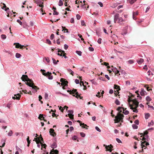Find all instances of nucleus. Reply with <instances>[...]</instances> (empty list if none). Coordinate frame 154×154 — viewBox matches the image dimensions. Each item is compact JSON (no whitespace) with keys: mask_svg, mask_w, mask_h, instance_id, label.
Segmentation results:
<instances>
[{"mask_svg":"<svg viewBox=\"0 0 154 154\" xmlns=\"http://www.w3.org/2000/svg\"><path fill=\"white\" fill-rule=\"evenodd\" d=\"M90 81L94 85H97V84L95 81V79H94L92 80H90Z\"/></svg>","mask_w":154,"mask_h":154,"instance_id":"nucleus-19","label":"nucleus"},{"mask_svg":"<svg viewBox=\"0 0 154 154\" xmlns=\"http://www.w3.org/2000/svg\"><path fill=\"white\" fill-rule=\"evenodd\" d=\"M104 146H105V148L106 151H109L110 152H111L112 150V149L113 148V146L110 144V145L106 146L105 144L103 145Z\"/></svg>","mask_w":154,"mask_h":154,"instance_id":"nucleus-3","label":"nucleus"},{"mask_svg":"<svg viewBox=\"0 0 154 154\" xmlns=\"http://www.w3.org/2000/svg\"><path fill=\"white\" fill-rule=\"evenodd\" d=\"M76 53L79 56H82V52L81 51H76Z\"/></svg>","mask_w":154,"mask_h":154,"instance_id":"nucleus-28","label":"nucleus"},{"mask_svg":"<svg viewBox=\"0 0 154 154\" xmlns=\"http://www.w3.org/2000/svg\"><path fill=\"white\" fill-rule=\"evenodd\" d=\"M128 62L130 64H132L134 63V62L133 60H130L128 61Z\"/></svg>","mask_w":154,"mask_h":154,"instance_id":"nucleus-34","label":"nucleus"},{"mask_svg":"<svg viewBox=\"0 0 154 154\" xmlns=\"http://www.w3.org/2000/svg\"><path fill=\"white\" fill-rule=\"evenodd\" d=\"M36 2V4L40 7H41V5L43 3L41 0H37Z\"/></svg>","mask_w":154,"mask_h":154,"instance_id":"nucleus-14","label":"nucleus"},{"mask_svg":"<svg viewBox=\"0 0 154 154\" xmlns=\"http://www.w3.org/2000/svg\"><path fill=\"white\" fill-rule=\"evenodd\" d=\"M98 4L100 5V7H103V5L102 2H98Z\"/></svg>","mask_w":154,"mask_h":154,"instance_id":"nucleus-58","label":"nucleus"},{"mask_svg":"<svg viewBox=\"0 0 154 154\" xmlns=\"http://www.w3.org/2000/svg\"><path fill=\"white\" fill-rule=\"evenodd\" d=\"M1 38L3 39H5L6 38V36L4 34H2L1 35Z\"/></svg>","mask_w":154,"mask_h":154,"instance_id":"nucleus-36","label":"nucleus"},{"mask_svg":"<svg viewBox=\"0 0 154 154\" xmlns=\"http://www.w3.org/2000/svg\"><path fill=\"white\" fill-rule=\"evenodd\" d=\"M115 103L117 105H119L120 104V102L118 99L116 100Z\"/></svg>","mask_w":154,"mask_h":154,"instance_id":"nucleus-26","label":"nucleus"},{"mask_svg":"<svg viewBox=\"0 0 154 154\" xmlns=\"http://www.w3.org/2000/svg\"><path fill=\"white\" fill-rule=\"evenodd\" d=\"M52 60L54 64H57V63L56 62V60L54 58H52Z\"/></svg>","mask_w":154,"mask_h":154,"instance_id":"nucleus-60","label":"nucleus"},{"mask_svg":"<svg viewBox=\"0 0 154 154\" xmlns=\"http://www.w3.org/2000/svg\"><path fill=\"white\" fill-rule=\"evenodd\" d=\"M112 70L113 72L115 73L117 71V69L116 67H112Z\"/></svg>","mask_w":154,"mask_h":154,"instance_id":"nucleus-29","label":"nucleus"},{"mask_svg":"<svg viewBox=\"0 0 154 154\" xmlns=\"http://www.w3.org/2000/svg\"><path fill=\"white\" fill-rule=\"evenodd\" d=\"M76 18L77 20H79L81 18V16L79 14H76Z\"/></svg>","mask_w":154,"mask_h":154,"instance_id":"nucleus-46","label":"nucleus"},{"mask_svg":"<svg viewBox=\"0 0 154 154\" xmlns=\"http://www.w3.org/2000/svg\"><path fill=\"white\" fill-rule=\"evenodd\" d=\"M70 21L71 23H74V19L73 18H72L70 20Z\"/></svg>","mask_w":154,"mask_h":154,"instance_id":"nucleus-62","label":"nucleus"},{"mask_svg":"<svg viewBox=\"0 0 154 154\" xmlns=\"http://www.w3.org/2000/svg\"><path fill=\"white\" fill-rule=\"evenodd\" d=\"M143 140H146L147 141H149V136L148 135H145V137L143 138Z\"/></svg>","mask_w":154,"mask_h":154,"instance_id":"nucleus-17","label":"nucleus"},{"mask_svg":"<svg viewBox=\"0 0 154 154\" xmlns=\"http://www.w3.org/2000/svg\"><path fill=\"white\" fill-rule=\"evenodd\" d=\"M123 107H122L120 106H119L118 107V108L117 109V110L118 111H120V112H122V111L121 110V109H123Z\"/></svg>","mask_w":154,"mask_h":154,"instance_id":"nucleus-40","label":"nucleus"},{"mask_svg":"<svg viewBox=\"0 0 154 154\" xmlns=\"http://www.w3.org/2000/svg\"><path fill=\"white\" fill-rule=\"evenodd\" d=\"M46 43L48 44L49 45H51V43L50 40L49 39H46Z\"/></svg>","mask_w":154,"mask_h":154,"instance_id":"nucleus-43","label":"nucleus"},{"mask_svg":"<svg viewBox=\"0 0 154 154\" xmlns=\"http://www.w3.org/2000/svg\"><path fill=\"white\" fill-rule=\"evenodd\" d=\"M48 94L47 93H45V99H47L48 98Z\"/></svg>","mask_w":154,"mask_h":154,"instance_id":"nucleus-56","label":"nucleus"},{"mask_svg":"<svg viewBox=\"0 0 154 154\" xmlns=\"http://www.w3.org/2000/svg\"><path fill=\"white\" fill-rule=\"evenodd\" d=\"M63 5V1L61 0H60L58 3V5L60 6H62Z\"/></svg>","mask_w":154,"mask_h":154,"instance_id":"nucleus-30","label":"nucleus"},{"mask_svg":"<svg viewBox=\"0 0 154 154\" xmlns=\"http://www.w3.org/2000/svg\"><path fill=\"white\" fill-rule=\"evenodd\" d=\"M141 148L143 149V148H144L145 146L143 144L145 143V142H142V141H141Z\"/></svg>","mask_w":154,"mask_h":154,"instance_id":"nucleus-31","label":"nucleus"},{"mask_svg":"<svg viewBox=\"0 0 154 154\" xmlns=\"http://www.w3.org/2000/svg\"><path fill=\"white\" fill-rule=\"evenodd\" d=\"M21 55L19 53H17L16 54L15 57L17 58H20L21 56Z\"/></svg>","mask_w":154,"mask_h":154,"instance_id":"nucleus-27","label":"nucleus"},{"mask_svg":"<svg viewBox=\"0 0 154 154\" xmlns=\"http://www.w3.org/2000/svg\"><path fill=\"white\" fill-rule=\"evenodd\" d=\"M99 79L100 80H102L103 81H105L104 79H105V78L103 77H99Z\"/></svg>","mask_w":154,"mask_h":154,"instance_id":"nucleus-61","label":"nucleus"},{"mask_svg":"<svg viewBox=\"0 0 154 154\" xmlns=\"http://www.w3.org/2000/svg\"><path fill=\"white\" fill-rule=\"evenodd\" d=\"M23 81H28V80H30V79L28 77V76L26 75H23L21 77Z\"/></svg>","mask_w":154,"mask_h":154,"instance_id":"nucleus-8","label":"nucleus"},{"mask_svg":"<svg viewBox=\"0 0 154 154\" xmlns=\"http://www.w3.org/2000/svg\"><path fill=\"white\" fill-rule=\"evenodd\" d=\"M137 0H128V1L130 4H133L134 2H136Z\"/></svg>","mask_w":154,"mask_h":154,"instance_id":"nucleus-20","label":"nucleus"},{"mask_svg":"<svg viewBox=\"0 0 154 154\" xmlns=\"http://www.w3.org/2000/svg\"><path fill=\"white\" fill-rule=\"evenodd\" d=\"M45 60L48 62L49 63L50 62V60L49 59V58L48 57H45Z\"/></svg>","mask_w":154,"mask_h":154,"instance_id":"nucleus-55","label":"nucleus"},{"mask_svg":"<svg viewBox=\"0 0 154 154\" xmlns=\"http://www.w3.org/2000/svg\"><path fill=\"white\" fill-rule=\"evenodd\" d=\"M52 152H53L54 154H58L59 153V151L57 149L54 150V149H52Z\"/></svg>","mask_w":154,"mask_h":154,"instance_id":"nucleus-23","label":"nucleus"},{"mask_svg":"<svg viewBox=\"0 0 154 154\" xmlns=\"http://www.w3.org/2000/svg\"><path fill=\"white\" fill-rule=\"evenodd\" d=\"M77 138H78V137L76 135H74L72 137V139L73 140H76Z\"/></svg>","mask_w":154,"mask_h":154,"instance_id":"nucleus-33","label":"nucleus"},{"mask_svg":"<svg viewBox=\"0 0 154 154\" xmlns=\"http://www.w3.org/2000/svg\"><path fill=\"white\" fill-rule=\"evenodd\" d=\"M57 144L55 143H54L51 145V147L53 148H56L57 147Z\"/></svg>","mask_w":154,"mask_h":154,"instance_id":"nucleus-25","label":"nucleus"},{"mask_svg":"<svg viewBox=\"0 0 154 154\" xmlns=\"http://www.w3.org/2000/svg\"><path fill=\"white\" fill-rule=\"evenodd\" d=\"M26 81L27 82L25 83V84L29 87H32L33 85H34L33 82L32 81H30V80Z\"/></svg>","mask_w":154,"mask_h":154,"instance_id":"nucleus-7","label":"nucleus"},{"mask_svg":"<svg viewBox=\"0 0 154 154\" xmlns=\"http://www.w3.org/2000/svg\"><path fill=\"white\" fill-rule=\"evenodd\" d=\"M32 88L31 89L32 90V92L34 93H35L37 92V89H38V88L37 86H36L34 85H33L32 87Z\"/></svg>","mask_w":154,"mask_h":154,"instance_id":"nucleus-12","label":"nucleus"},{"mask_svg":"<svg viewBox=\"0 0 154 154\" xmlns=\"http://www.w3.org/2000/svg\"><path fill=\"white\" fill-rule=\"evenodd\" d=\"M67 112L68 113V115H69V117L71 119H73V111L72 110H68Z\"/></svg>","mask_w":154,"mask_h":154,"instance_id":"nucleus-4","label":"nucleus"},{"mask_svg":"<svg viewBox=\"0 0 154 154\" xmlns=\"http://www.w3.org/2000/svg\"><path fill=\"white\" fill-rule=\"evenodd\" d=\"M14 45H15V47L16 48H19L21 49H23V47H24V45H22L18 43H14Z\"/></svg>","mask_w":154,"mask_h":154,"instance_id":"nucleus-5","label":"nucleus"},{"mask_svg":"<svg viewBox=\"0 0 154 154\" xmlns=\"http://www.w3.org/2000/svg\"><path fill=\"white\" fill-rule=\"evenodd\" d=\"M134 123L136 125H138L139 124V121L138 119H137L135 120Z\"/></svg>","mask_w":154,"mask_h":154,"instance_id":"nucleus-54","label":"nucleus"},{"mask_svg":"<svg viewBox=\"0 0 154 154\" xmlns=\"http://www.w3.org/2000/svg\"><path fill=\"white\" fill-rule=\"evenodd\" d=\"M132 127L133 129H137L138 127L135 124H133L132 125Z\"/></svg>","mask_w":154,"mask_h":154,"instance_id":"nucleus-32","label":"nucleus"},{"mask_svg":"<svg viewBox=\"0 0 154 154\" xmlns=\"http://www.w3.org/2000/svg\"><path fill=\"white\" fill-rule=\"evenodd\" d=\"M40 137L41 138V140L40 141L41 144L42 148L43 147L45 149L46 147V146H47L45 144L42 143V142H43V139L42 137L41 136Z\"/></svg>","mask_w":154,"mask_h":154,"instance_id":"nucleus-10","label":"nucleus"},{"mask_svg":"<svg viewBox=\"0 0 154 154\" xmlns=\"http://www.w3.org/2000/svg\"><path fill=\"white\" fill-rule=\"evenodd\" d=\"M3 142V144H2V146H0V147H3L5 145V140H2L1 142Z\"/></svg>","mask_w":154,"mask_h":154,"instance_id":"nucleus-45","label":"nucleus"},{"mask_svg":"<svg viewBox=\"0 0 154 154\" xmlns=\"http://www.w3.org/2000/svg\"><path fill=\"white\" fill-rule=\"evenodd\" d=\"M138 13L137 11L136 12H133V15H138Z\"/></svg>","mask_w":154,"mask_h":154,"instance_id":"nucleus-57","label":"nucleus"},{"mask_svg":"<svg viewBox=\"0 0 154 154\" xmlns=\"http://www.w3.org/2000/svg\"><path fill=\"white\" fill-rule=\"evenodd\" d=\"M54 37V34H52L50 36V39L51 40L53 39Z\"/></svg>","mask_w":154,"mask_h":154,"instance_id":"nucleus-53","label":"nucleus"},{"mask_svg":"<svg viewBox=\"0 0 154 154\" xmlns=\"http://www.w3.org/2000/svg\"><path fill=\"white\" fill-rule=\"evenodd\" d=\"M13 134V132L12 130H10L8 133V135L9 136H11Z\"/></svg>","mask_w":154,"mask_h":154,"instance_id":"nucleus-35","label":"nucleus"},{"mask_svg":"<svg viewBox=\"0 0 154 154\" xmlns=\"http://www.w3.org/2000/svg\"><path fill=\"white\" fill-rule=\"evenodd\" d=\"M88 49L89 51H93L94 50V48H93L90 47L88 48Z\"/></svg>","mask_w":154,"mask_h":154,"instance_id":"nucleus-41","label":"nucleus"},{"mask_svg":"<svg viewBox=\"0 0 154 154\" xmlns=\"http://www.w3.org/2000/svg\"><path fill=\"white\" fill-rule=\"evenodd\" d=\"M120 72L122 74L125 75V74H126V72H125L122 69H120Z\"/></svg>","mask_w":154,"mask_h":154,"instance_id":"nucleus-38","label":"nucleus"},{"mask_svg":"<svg viewBox=\"0 0 154 154\" xmlns=\"http://www.w3.org/2000/svg\"><path fill=\"white\" fill-rule=\"evenodd\" d=\"M95 129L99 132H100L101 131L100 129L97 126L95 127Z\"/></svg>","mask_w":154,"mask_h":154,"instance_id":"nucleus-42","label":"nucleus"},{"mask_svg":"<svg viewBox=\"0 0 154 154\" xmlns=\"http://www.w3.org/2000/svg\"><path fill=\"white\" fill-rule=\"evenodd\" d=\"M145 93H146V92L144 90L143 88H142L140 92V94L142 96H144Z\"/></svg>","mask_w":154,"mask_h":154,"instance_id":"nucleus-15","label":"nucleus"},{"mask_svg":"<svg viewBox=\"0 0 154 154\" xmlns=\"http://www.w3.org/2000/svg\"><path fill=\"white\" fill-rule=\"evenodd\" d=\"M69 129V131H71L74 130V128L73 127L71 126L70 127Z\"/></svg>","mask_w":154,"mask_h":154,"instance_id":"nucleus-63","label":"nucleus"},{"mask_svg":"<svg viewBox=\"0 0 154 154\" xmlns=\"http://www.w3.org/2000/svg\"><path fill=\"white\" fill-rule=\"evenodd\" d=\"M138 63L139 64H141L144 61V60L142 58H140L139 60L137 61Z\"/></svg>","mask_w":154,"mask_h":154,"instance_id":"nucleus-16","label":"nucleus"},{"mask_svg":"<svg viewBox=\"0 0 154 154\" xmlns=\"http://www.w3.org/2000/svg\"><path fill=\"white\" fill-rule=\"evenodd\" d=\"M146 101L148 102H150L152 100V99L150 98L149 96H148L146 97Z\"/></svg>","mask_w":154,"mask_h":154,"instance_id":"nucleus-24","label":"nucleus"},{"mask_svg":"<svg viewBox=\"0 0 154 154\" xmlns=\"http://www.w3.org/2000/svg\"><path fill=\"white\" fill-rule=\"evenodd\" d=\"M77 122L80 123V126H82L83 128H85L86 126L88 127L84 123H82L80 120H78Z\"/></svg>","mask_w":154,"mask_h":154,"instance_id":"nucleus-13","label":"nucleus"},{"mask_svg":"<svg viewBox=\"0 0 154 154\" xmlns=\"http://www.w3.org/2000/svg\"><path fill=\"white\" fill-rule=\"evenodd\" d=\"M119 14H116L114 16V23H116V21L118 20L119 17Z\"/></svg>","mask_w":154,"mask_h":154,"instance_id":"nucleus-11","label":"nucleus"},{"mask_svg":"<svg viewBox=\"0 0 154 154\" xmlns=\"http://www.w3.org/2000/svg\"><path fill=\"white\" fill-rule=\"evenodd\" d=\"M116 141L118 142L119 143H122V141L118 138H116Z\"/></svg>","mask_w":154,"mask_h":154,"instance_id":"nucleus-49","label":"nucleus"},{"mask_svg":"<svg viewBox=\"0 0 154 154\" xmlns=\"http://www.w3.org/2000/svg\"><path fill=\"white\" fill-rule=\"evenodd\" d=\"M120 72V70L117 69V71L115 73L116 75L118 74V76L119 75H120V74L119 73V72Z\"/></svg>","mask_w":154,"mask_h":154,"instance_id":"nucleus-47","label":"nucleus"},{"mask_svg":"<svg viewBox=\"0 0 154 154\" xmlns=\"http://www.w3.org/2000/svg\"><path fill=\"white\" fill-rule=\"evenodd\" d=\"M126 20L125 19H123L122 17H119L117 23L120 25H122L124 24L123 23H122V22H125Z\"/></svg>","mask_w":154,"mask_h":154,"instance_id":"nucleus-6","label":"nucleus"},{"mask_svg":"<svg viewBox=\"0 0 154 154\" xmlns=\"http://www.w3.org/2000/svg\"><path fill=\"white\" fill-rule=\"evenodd\" d=\"M126 109V108H123V113L125 114V115H128L129 113V112L128 110H126L125 111V110Z\"/></svg>","mask_w":154,"mask_h":154,"instance_id":"nucleus-18","label":"nucleus"},{"mask_svg":"<svg viewBox=\"0 0 154 154\" xmlns=\"http://www.w3.org/2000/svg\"><path fill=\"white\" fill-rule=\"evenodd\" d=\"M154 122L153 120H152L151 122H149L148 123V126H150L151 125H153Z\"/></svg>","mask_w":154,"mask_h":154,"instance_id":"nucleus-37","label":"nucleus"},{"mask_svg":"<svg viewBox=\"0 0 154 154\" xmlns=\"http://www.w3.org/2000/svg\"><path fill=\"white\" fill-rule=\"evenodd\" d=\"M124 117V116L122 114H119L117 116H115V119H117V122H116L115 123H118L120 121L122 122H123V119Z\"/></svg>","mask_w":154,"mask_h":154,"instance_id":"nucleus-1","label":"nucleus"},{"mask_svg":"<svg viewBox=\"0 0 154 154\" xmlns=\"http://www.w3.org/2000/svg\"><path fill=\"white\" fill-rule=\"evenodd\" d=\"M150 116V114L149 113H146L145 114V118L146 119H148Z\"/></svg>","mask_w":154,"mask_h":154,"instance_id":"nucleus-22","label":"nucleus"},{"mask_svg":"<svg viewBox=\"0 0 154 154\" xmlns=\"http://www.w3.org/2000/svg\"><path fill=\"white\" fill-rule=\"evenodd\" d=\"M53 15H58L59 14V13L58 12H57L55 10H53Z\"/></svg>","mask_w":154,"mask_h":154,"instance_id":"nucleus-39","label":"nucleus"},{"mask_svg":"<svg viewBox=\"0 0 154 154\" xmlns=\"http://www.w3.org/2000/svg\"><path fill=\"white\" fill-rule=\"evenodd\" d=\"M75 82L77 84H78L79 83V80L78 79H76L75 80Z\"/></svg>","mask_w":154,"mask_h":154,"instance_id":"nucleus-51","label":"nucleus"},{"mask_svg":"<svg viewBox=\"0 0 154 154\" xmlns=\"http://www.w3.org/2000/svg\"><path fill=\"white\" fill-rule=\"evenodd\" d=\"M64 48L65 50H67L68 48V47H69L68 45H67L66 44H65L64 45Z\"/></svg>","mask_w":154,"mask_h":154,"instance_id":"nucleus-50","label":"nucleus"},{"mask_svg":"<svg viewBox=\"0 0 154 154\" xmlns=\"http://www.w3.org/2000/svg\"><path fill=\"white\" fill-rule=\"evenodd\" d=\"M49 133L50 135L54 137L56 135V133L54 131V130L52 128H51L50 130Z\"/></svg>","mask_w":154,"mask_h":154,"instance_id":"nucleus-9","label":"nucleus"},{"mask_svg":"<svg viewBox=\"0 0 154 154\" xmlns=\"http://www.w3.org/2000/svg\"><path fill=\"white\" fill-rule=\"evenodd\" d=\"M68 72L70 73V74L73 75L74 72L70 69H67Z\"/></svg>","mask_w":154,"mask_h":154,"instance_id":"nucleus-21","label":"nucleus"},{"mask_svg":"<svg viewBox=\"0 0 154 154\" xmlns=\"http://www.w3.org/2000/svg\"><path fill=\"white\" fill-rule=\"evenodd\" d=\"M58 107H59V110H60L61 112H63V108L61 106H58Z\"/></svg>","mask_w":154,"mask_h":154,"instance_id":"nucleus-59","label":"nucleus"},{"mask_svg":"<svg viewBox=\"0 0 154 154\" xmlns=\"http://www.w3.org/2000/svg\"><path fill=\"white\" fill-rule=\"evenodd\" d=\"M101 40H102V39L100 38H99L98 39L97 42L99 44H100L101 43Z\"/></svg>","mask_w":154,"mask_h":154,"instance_id":"nucleus-52","label":"nucleus"},{"mask_svg":"<svg viewBox=\"0 0 154 154\" xmlns=\"http://www.w3.org/2000/svg\"><path fill=\"white\" fill-rule=\"evenodd\" d=\"M113 92V90L112 89H110L109 91V93L110 94H112Z\"/></svg>","mask_w":154,"mask_h":154,"instance_id":"nucleus-64","label":"nucleus"},{"mask_svg":"<svg viewBox=\"0 0 154 154\" xmlns=\"http://www.w3.org/2000/svg\"><path fill=\"white\" fill-rule=\"evenodd\" d=\"M17 21L18 23H19L20 25H21V26L22 25L23 23L20 20H19V19L17 20Z\"/></svg>","mask_w":154,"mask_h":154,"instance_id":"nucleus-44","label":"nucleus"},{"mask_svg":"<svg viewBox=\"0 0 154 154\" xmlns=\"http://www.w3.org/2000/svg\"><path fill=\"white\" fill-rule=\"evenodd\" d=\"M42 73L43 75L45 76H46L47 77L48 76V79L49 80H52L53 79V77L52 75H51L52 73L51 72H48L47 73L42 72Z\"/></svg>","mask_w":154,"mask_h":154,"instance_id":"nucleus-2","label":"nucleus"},{"mask_svg":"<svg viewBox=\"0 0 154 154\" xmlns=\"http://www.w3.org/2000/svg\"><path fill=\"white\" fill-rule=\"evenodd\" d=\"M80 135L82 137H85V133L83 132H81L80 133Z\"/></svg>","mask_w":154,"mask_h":154,"instance_id":"nucleus-48","label":"nucleus"}]
</instances>
